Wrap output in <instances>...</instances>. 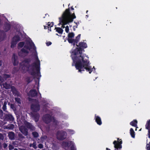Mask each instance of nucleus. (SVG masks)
Returning a JSON list of instances; mask_svg holds the SVG:
<instances>
[{
    "mask_svg": "<svg viewBox=\"0 0 150 150\" xmlns=\"http://www.w3.org/2000/svg\"><path fill=\"white\" fill-rule=\"evenodd\" d=\"M3 86L6 89H8L10 88L11 87V85L10 84H8L6 82L4 85Z\"/></svg>",
    "mask_w": 150,
    "mask_h": 150,
    "instance_id": "nucleus-30",
    "label": "nucleus"
},
{
    "mask_svg": "<svg viewBox=\"0 0 150 150\" xmlns=\"http://www.w3.org/2000/svg\"><path fill=\"white\" fill-rule=\"evenodd\" d=\"M24 124L26 128L28 129H29L30 131H35V127L32 123L26 121L25 122Z\"/></svg>",
    "mask_w": 150,
    "mask_h": 150,
    "instance_id": "nucleus-11",
    "label": "nucleus"
},
{
    "mask_svg": "<svg viewBox=\"0 0 150 150\" xmlns=\"http://www.w3.org/2000/svg\"><path fill=\"white\" fill-rule=\"evenodd\" d=\"M32 117L35 122H37L38 121L40 117V115L38 113L34 114L33 115Z\"/></svg>",
    "mask_w": 150,
    "mask_h": 150,
    "instance_id": "nucleus-20",
    "label": "nucleus"
},
{
    "mask_svg": "<svg viewBox=\"0 0 150 150\" xmlns=\"http://www.w3.org/2000/svg\"><path fill=\"white\" fill-rule=\"evenodd\" d=\"M52 43V42L50 41H49V42H46V44L47 46H49L51 45Z\"/></svg>",
    "mask_w": 150,
    "mask_h": 150,
    "instance_id": "nucleus-46",
    "label": "nucleus"
},
{
    "mask_svg": "<svg viewBox=\"0 0 150 150\" xmlns=\"http://www.w3.org/2000/svg\"><path fill=\"white\" fill-rule=\"evenodd\" d=\"M32 134L34 138H37L39 136L38 133L36 132H33L32 133Z\"/></svg>",
    "mask_w": 150,
    "mask_h": 150,
    "instance_id": "nucleus-34",
    "label": "nucleus"
},
{
    "mask_svg": "<svg viewBox=\"0 0 150 150\" xmlns=\"http://www.w3.org/2000/svg\"><path fill=\"white\" fill-rule=\"evenodd\" d=\"M7 144H4V148H6V147H7Z\"/></svg>",
    "mask_w": 150,
    "mask_h": 150,
    "instance_id": "nucleus-49",
    "label": "nucleus"
},
{
    "mask_svg": "<svg viewBox=\"0 0 150 150\" xmlns=\"http://www.w3.org/2000/svg\"><path fill=\"white\" fill-rule=\"evenodd\" d=\"M63 145L65 147H69L71 145V143L69 144V143L67 142H64L63 143Z\"/></svg>",
    "mask_w": 150,
    "mask_h": 150,
    "instance_id": "nucleus-32",
    "label": "nucleus"
},
{
    "mask_svg": "<svg viewBox=\"0 0 150 150\" xmlns=\"http://www.w3.org/2000/svg\"><path fill=\"white\" fill-rule=\"evenodd\" d=\"M47 14H45V15L46 16L47 15Z\"/></svg>",
    "mask_w": 150,
    "mask_h": 150,
    "instance_id": "nucleus-60",
    "label": "nucleus"
},
{
    "mask_svg": "<svg viewBox=\"0 0 150 150\" xmlns=\"http://www.w3.org/2000/svg\"><path fill=\"white\" fill-rule=\"evenodd\" d=\"M71 10H74V8L73 7V6H72L71 7Z\"/></svg>",
    "mask_w": 150,
    "mask_h": 150,
    "instance_id": "nucleus-51",
    "label": "nucleus"
},
{
    "mask_svg": "<svg viewBox=\"0 0 150 150\" xmlns=\"http://www.w3.org/2000/svg\"><path fill=\"white\" fill-rule=\"evenodd\" d=\"M32 147L35 149H36L37 148L35 142H34L32 144Z\"/></svg>",
    "mask_w": 150,
    "mask_h": 150,
    "instance_id": "nucleus-38",
    "label": "nucleus"
},
{
    "mask_svg": "<svg viewBox=\"0 0 150 150\" xmlns=\"http://www.w3.org/2000/svg\"><path fill=\"white\" fill-rule=\"evenodd\" d=\"M4 139V137L2 134L0 133V140H3Z\"/></svg>",
    "mask_w": 150,
    "mask_h": 150,
    "instance_id": "nucleus-43",
    "label": "nucleus"
},
{
    "mask_svg": "<svg viewBox=\"0 0 150 150\" xmlns=\"http://www.w3.org/2000/svg\"><path fill=\"white\" fill-rule=\"evenodd\" d=\"M49 28H51L54 25V23L53 22H52L51 23H50L49 22L48 23V24H47Z\"/></svg>",
    "mask_w": 150,
    "mask_h": 150,
    "instance_id": "nucleus-36",
    "label": "nucleus"
},
{
    "mask_svg": "<svg viewBox=\"0 0 150 150\" xmlns=\"http://www.w3.org/2000/svg\"><path fill=\"white\" fill-rule=\"evenodd\" d=\"M56 35H58V34H57V33H56Z\"/></svg>",
    "mask_w": 150,
    "mask_h": 150,
    "instance_id": "nucleus-57",
    "label": "nucleus"
},
{
    "mask_svg": "<svg viewBox=\"0 0 150 150\" xmlns=\"http://www.w3.org/2000/svg\"><path fill=\"white\" fill-rule=\"evenodd\" d=\"M65 32L67 33H69V27L68 25L66 26L65 27Z\"/></svg>",
    "mask_w": 150,
    "mask_h": 150,
    "instance_id": "nucleus-39",
    "label": "nucleus"
},
{
    "mask_svg": "<svg viewBox=\"0 0 150 150\" xmlns=\"http://www.w3.org/2000/svg\"><path fill=\"white\" fill-rule=\"evenodd\" d=\"M74 23L75 24H76V25H78V24H79V22H78V23H77V22H75V21H74Z\"/></svg>",
    "mask_w": 150,
    "mask_h": 150,
    "instance_id": "nucleus-50",
    "label": "nucleus"
},
{
    "mask_svg": "<svg viewBox=\"0 0 150 150\" xmlns=\"http://www.w3.org/2000/svg\"><path fill=\"white\" fill-rule=\"evenodd\" d=\"M15 100L16 102L18 104V105H19L20 104H21V100L20 98L17 97L15 98Z\"/></svg>",
    "mask_w": 150,
    "mask_h": 150,
    "instance_id": "nucleus-28",
    "label": "nucleus"
},
{
    "mask_svg": "<svg viewBox=\"0 0 150 150\" xmlns=\"http://www.w3.org/2000/svg\"><path fill=\"white\" fill-rule=\"evenodd\" d=\"M38 147L40 149H42L43 147V146L42 144H39L38 145Z\"/></svg>",
    "mask_w": 150,
    "mask_h": 150,
    "instance_id": "nucleus-41",
    "label": "nucleus"
},
{
    "mask_svg": "<svg viewBox=\"0 0 150 150\" xmlns=\"http://www.w3.org/2000/svg\"><path fill=\"white\" fill-rule=\"evenodd\" d=\"M55 29L56 30V31L60 34L63 33V30L62 28L60 27H55Z\"/></svg>",
    "mask_w": 150,
    "mask_h": 150,
    "instance_id": "nucleus-24",
    "label": "nucleus"
},
{
    "mask_svg": "<svg viewBox=\"0 0 150 150\" xmlns=\"http://www.w3.org/2000/svg\"><path fill=\"white\" fill-rule=\"evenodd\" d=\"M43 120L45 123H49L51 122L52 117L49 114H46L43 117Z\"/></svg>",
    "mask_w": 150,
    "mask_h": 150,
    "instance_id": "nucleus-12",
    "label": "nucleus"
},
{
    "mask_svg": "<svg viewBox=\"0 0 150 150\" xmlns=\"http://www.w3.org/2000/svg\"><path fill=\"white\" fill-rule=\"evenodd\" d=\"M8 148H9V150H11L13 149L14 147L12 145L10 144H9V145Z\"/></svg>",
    "mask_w": 150,
    "mask_h": 150,
    "instance_id": "nucleus-40",
    "label": "nucleus"
},
{
    "mask_svg": "<svg viewBox=\"0 0 150 150\" xmlns=\"http://www.w3.org/2000/svg\"><path fill=\"white\" fill-rule=\"evenodd\" d=\"M25 42H19L18 44V46L20 48H22L25 45Z\"/></svg>",
    "mask_w": 150,
    "mask_h": 150,
    "instance_id": "nucleus-33",
    "label": "nucleus"
},
{
    "mask_svg": "<svg viewBox=\"0 0 150 150\" xmlns=\"http://www.w3.org/2000/svg\"><path fill=\"white\" fill-rule=\"evenodd\" d=\"M6 37V34L5 32L2 30H0V42L4 40Z\"/></svg>",
    "mask_w": 150,
    "mask_h": 150,
    "instance_id": "nucleus-17",
    "label": "nucleus"
},
{
    "mask_svg": "<svg viewBox=\"0 0 150 150\" xmlns=\"http://www.w3.org/2000/svg\"><path fill=\"white\" fill-rule=\"evenodd\" d=\"M19 130L24 136H26L28 135V129L25 126H21L19 128Z\"/></svg>",
    "mask_w": 150,
    "mask_h": 150,
    "instance_id": "nucleus-13",
    "label": "nucleus"
},
{
    "mask_svg": "<svg viewBox=\"0 0 150 150\" xmlns=\"http://www.w3.org/2000/svg\"><path fill=\"white\" fill-rule=\"evenodd\" d=\"M36 56V59L37 61L33 62L31 64L30 63L31 59L30 58L24 59L20 64L22 72L25 73L26 71L31 75L33 76L34 78H37L38 80V82L36 80H35V84H38L37 89H39V80L41 75L40 72V62L37 55Z\"/></svg>",
    "mask_w": 150,
    "mask_h": 150,
    "instance_id": "nucleus-1",
    "label": "nucleus"
},
{
    "mask_svg": "<svg viewBox=\"0 0 150 150\" xmlns=\"http://www.w3.org/2000/svg\"><path fill=\"white\" fill-rule=\"evenodd\" d=\"M8 137L11 140H14L15 139V134L13 132H9L8 133Z\"/></svg>",
    "mask_w": 150,
    "mask_h": 150,
    "instance_id": "nucleus-18",
    "label": "nucleus"
},
{
    "mask_svg": "<svg viewBox=\"0 0 150 150\" xmlns=\"http://www.w3.org/2000/svg\"><path fill=\"white\" fill-rule=\"evenodd\" d=\"M78 25H76V26L74 25L73 27V30L74 31H75L76 30L75 28H76L78 27Z\"/></svg>",
    "mask_w": 150,
    "mask_h": 150,
    "instance_id": "nucleus-47",
    "label": "nucleus"
},
{
    "mask_svg": "<svg viewBox=\"0 0 150 150\" xmlns=\"http://www.w3.org/2000/svg\"><path fill=\"white\" fill-rule=\"evenodd\" d=\"M106 150H111L110 149H109L108 148H106Z\"/></svg>",
    "mask_w": 150,
    "mask_h": 150,
    "instance_id": "nucleus-52",
    "label": "nucleus"
},
{
    "mask_svg": "<svg viewBox=\"0 0 150 150\" xmlns=\"http://www.w3.org/2000/svg\"><path fill=\"white\" fill-rule=\"evenodd\" d=\"M87 56H80L79 57H72L73 63L72 66H75L76 69L78 70V72L82 73L86 69L87 72L91 74L93 71V69H95L94 67L93 68L89 65V61Z\"/></svg>",
    "mask_w": 150,
    "mask_h": 150,
    "instance_id": "nucleus-2",
    "label": "nucleus"
},
{
    "mask_svg": "<svg viewBox=\"0 0 150 150\" xmlns=\"http://www.w3.org/2000/svg\"><path fill=\"white\" fill-rule=\"evenodd\" d=\"M72 26V25H69V27L70 28H71Z\"/></svg>",
    "mask_w": 150,
    "mask_h": 150,
    "instance_id": "nucleus-56",
    "label": "nucleus"
},
{
    "mask_svg": "<svg viewBox=\"0 0 150 150\" xmlns=\"http://www.w3.org/2000/svg\"><path fill=\"white\" fill-rule=\"evenodd\" d=\"M77 43L76 44V45L77 46V47H76L72 52V54L71 55L72 58V57H79L80 56H82L81 55L82 53L83 50V51H84V49L87 47V45L86 42H80L78 45H77Z\"/></svg>",
    "mask_w": 150,
    "mask_h": 150,
    "instance_id": "nucleus-4",
    "label": "nucleus"
},
{
    "mask_svg": "<svg viewBox=\"0 0 150 150\" xmlns=\"http://www.w3.org/2000/svg\"><path fill=\"white\" fill-rule=\"evenodd\" d=\"M8 105L10 106L11 108L13 109V110L15 111L16 110V108L14 104H10V103H8Z\"/></svg>",
    "mask_w": 150,
    "mask_h": 150,
    "instance_id": "nucleus-29",
    "label": "nucleus"
},
{
    "mask_svg": "<svg viewBox=\"0 0 150 150\" xmlns=\"http://www.w3.org/2000/svg\"><path fill=\"white\" fill-rule=\"evenodd\" d=\"M42 150H47L44 149H43Z\"/></svg>",
    "mask_w": 150,
    "mask_h": 150,
    "instance_id": "nucleus-61",
    "label": "nucleus"
},
{
    "mask_svg": "<svg viewBox=\"0 0 150 150\" xmlns=\"http://www.w3.org/2000/svg\"><path fill=\"white\" fill-rule=\"evenodd\" d=\"M38 92L35 89H31L29 92V95L31 97H35L37 96Z\"/></svg>",
    "mask_w": 150,
    "mask_h": 150,
    "instance_id": "nucleus-15",
    "label": "nucleus"
},
{
    "mask_svg": "<svg viewBox=\"0 0 150 150\" xmlns=\"http://www.w3.org/2000/svg\"><path fill=\"white\" fill-rule=\"evenodd\" d=\"M137 121L136 120H133L130 123V125L134 127H136L135 130H137Z\"/></svg>",
    "mask_w": 150,
    "mask_h": 150,
    "instance_id": "nucleus-22",
    "label": "nucleus"
},
{
    "mask_svg": "<svg viewBox=\"0 0 150 150\" xmlns=\"http://www.w3.org/2000/svg\"><path fill=\"white\" fill-rule=\"evenodd\" d=\"M20 132L18 133V139L20 141H22L25 138L24 136Z\"/></svg>",
    "mask_w": 150,
    "mask_h": 150,
    "instance_id": "nucleus-21",
    "label": "nucleus"
},
{
    "mask_svg": "<svg viewBox=\"0 0 150 150\" xmlns=\"http://www.w3.org/2000/svg\"><path fill=\"white\" fill-rule=\"evenodd\" d=\"M11 61L14 66H17L18 65V57L15 54H13L12 57Z\"/></svg>",
    "mask_w": 150,
    "mask_h": 150,
    "instance_id": "nucleus-14",
    "label": "nucleus"
},
{
    "mask_svg": "<svg viewBox=\"0 0 150 150\" xmlns=\"http://www.w3.org/2000/svg\"><path fill=\"white\" fill-rule=\"evenodd\" d=\"M31 78L30 77H27L26 78V81L28 83H29L31 82L32 80H31Z\"/></svg>",
    "mask_w": 150,
    "mask_h": 150,
    "instance_id": "nucleus-37",
    "label": "nucleus"
},
{
    "mask_svg": "<svg viewBox=\"0 0 150 150\" xmlns=\"http://www.w3.org/2000/svg\"><path fill=\"white\" fill-rule=\"evenodd\" d=\"M67 136V132L63 130L58 131L56 134L57 138L59 140H63L65 139L66 138Z\"/></svg>",
    "mask_w": 150,
    "mask_h": 150,
    "instance_id": "nucleus-7",
    "label": "nucleus"
},
{
    "mask_svg": "<svg viewBox=\"0 0 150 150\" xmlns=\"http://www.w3.org/2000/svg\"><path fill=\"white\" fill-rule=\"evenodd\" d=\"M4 81V78L0 76V83H3Z\"/></svg>",
    "mask_w": 150,
    "mask_h": 150,
    "instance_id": "nucleus-42",
    "label": "nucleus"
},
{
    "mask_svg": "<svg viewBox=\"0 0 150 150\" xmlns=\"http://www.w3.org/2000/svg\"><path fill=\"white\" fill-rule=\"evenodd\" d=\"M70 143L71 145L70 150H76V148L74 146V144L73 142L70 141Z\"/></svg>",
    "mask_w": 150,
    "mask_h": 150,
    "instance_id": "nucleus-27",
    "label": "nucleus"
},
{
    "mask_svg": "<svg viewBox=\"0 0 150 150\" xmlns=\"http://www.w3.org/2000/svg\"><path fill=\"white\" fill-rule=\"evenodd\" d=\"M86 17H88V15H86Z\"/></svg>",
    "mask_w": 150,
    "mask_h": 150,
    "instance_id": "nucleus-58",
    "label": "nucleus"
},
{
    "mask_svg": "<svg viewBox=\"0 0 150 150\" xmlns=\"http://www.w3.org/2000/svg\"><path fill=\"white\" fill-rule=\"evenodd\" d=\"M88 11H86V13H87L88 12Z\"/></svg>",
    "mask_w": 150,
    "mask_h": 150,
    "instance_id": "nucleus-59",
    "label": "nucleus"
},
{
    "mask_svg": "<svg viewBox=\"0 0 150 150\" xmlns=\"http://www.w3.org/2000/svg\"><path fill=\"white\" fill-rule=\"evenodd\" d=\"M51 28H49V30H50V31H51Z\"/></svg>",
    "mask_w": 150,
    "mask_h": 150,
    "instance_id": "nucleus-55",
    "label": "nucleus"
},
{
    "mask_svg": "<svg viewBox=\"0 0 150 150\" xmlns=\"http://www.w3.org/2000/svg\"><path fill=\"white\" fill-rule=\"evenodd\" d=\"M44 29H48V30H49V27L48 26V25H47V26H45V25H44Z\"/></svg>",
    "mask_w": 150,
    "mask_h": 150,
    "instance_id": "nucleus-48",
    "label": "nucleus"
},
{
    "mask_svg": "<svg viewBox=\"0 0 150 150\" xmlns=\"http://www.w3.org/2000/svg\"><path fill=\"white\" fill-rule=\"evenodd\" d=\"M74 13L72 14L70 13L69 8L66 9L62 15L61 17H59V25H62L61 28H65L64 25L69 24V23H71L73 21V19L76 18Z\"/></svg>",
    "mask_w": 150,
    "mask_h": 150,
    "instance_id": "nucleus-3",
    "label": "nucleus"
},
{
    "mask_svg": "<svg viewBox=\"0 0 150 150\" xmlns=\"http://www.w3.org/2000/svg\"><path fill=\"white\" fill-rule=\"evenodd\" d=\"M130 134L132 137L133 138H134L135 136V132L132 128H131L130 130Z\"/></svg>",
    "mask_w": 150,
    "mask_h": 150,
    "instance_id": "nucleus-26",
    "label": "nucleus"
},
{
    "mask_svg": "<svg viewBox=\"0 0 150 150\" xmlns=\"http://www.w3.org/2000/svg\"><path fill=\"white\" fill-rule=\"evenodd\" d=\"M65 37V36H63V37Z\"/></svg>",
    "mask_w": 150,
    "mask_h": 150,
    "instance_id": "nucleus-62",
    "label": "nucleus"
},
{
    "mask_svg": "<svg viewBox=\"0 0 150 150\" xmlns=\"http://www.w3.org/2000/svg\"><path fill=\"white\" fill-rule=\"evenodd\" d=\"M7 102L6 101H5L4 102L3 106L2 107V109L4 112H8V111L7 110Z\"/></svg>",
    "mask_w": 150,
    "mask_h": 150,
    "instance_id": "nucleus-25",
    "label": "nucleus"
},
{
    "mask_svg": "<svg viewBox=\"0 0 150 150\" xmlns=\"http://www.w3.org/2000/svg\"><path fill=\"white\" fill-rule=\"evenodd\" d=\"M32 47L34 50L36 49L35 45L33 42L31 43L29 42L28 44L26 43L24 45V47L21 50V51L23 53H25L27 54L29 53V52L27 50H30Z\"/></svg>",
    "mask_w": 150,
    "mask_h": 150,
    "instance_id": "nucleus-6",
    "label": "nucleus"
},
{
    "mask_svg": "<svg viewBox=\"0 0 150 150\" xmlns=\"http://www.w3.org/2000/svg\"><path fill=\"white\" fill-rule=\"evenodd\" d=\"M21 40V38L19 35H16L13 37L11 42V47L13 48L15 47L18 42Z\"/></svg>",
    "mask_w": 150,
    "mask_h": 150,
    "instance_id": "nucleus-8",
    "label": "nucleus"
},
{
    "mask_svg": "<svg viewBox=\"0 0 150 150\" xmlns=\"http://www.w3.org/2000/svg\"><path fill=\"white\" fill-rule=\"evenodd\" d=\"M14 150H18V149L17 148H15L14 149Z\"/></svg>",
    "mask_w": 150,
    "mask_h": 150,
    "instance_id": "nucleus-54",
    "label": "nucleus"
},
{
    "mask_svg": "<svg viewBox=\"0 0 150 150\" xmlns=\"http://www.w3.org/2000/svg\"><path fill=\"white\" fill-rule=\"evenodd\" d=\"M39 93V94H40V98H41V93Z\"/></svg>",
    "mask_w": 150,
    "mask_h": 150,
    "instance_id": "nucleus-53",
    "label": "nucleus"
},
{
    "mask_svg": "<svg viewBox=\"0 0 150 150\" xmlns=\"http://www.w3.org/2000/svg\"><path fill=\"white\" fill-rule=\"evenodd\" d=\"M6 121H9L13 122L14 120V117L11 113L5 114L4 116H3V119Z\"/></svg>",
    "mask_w": 150,
    "mask_h": 150,
    "instance_id": "nucleus-9",
    "label": "nucleus"
},
{
    "mask_svg": "<svg viewBox=\"0 0 150 150\" xmlns=\"http://www.w3.org/2000/svg\"><path fill=\"white\" fill-rule=\"evenodd\" d=\"M94 119L95 120V122L98 125H102V121L101 118L98 115H97L96 114H95Z\"/></svg>",
    "mask_w": 150,
    "mask_h": 150,
    "instance_id": "nucleus-16",
    "label": "nucleus"
},
{
    "mask_svg": "<svg viewBox=\"0 0 150 150\" xmlns=\"http://www.w3.org/2000/svg\"><path fill=\"white\" fill-rule=\"evenodd\" d=\"M74 35L75 34L74 33H69L68 35V38L67 39L68 42L69 43L72 44L74 46L79 41L81 34H79L76 37L75 39L72 38L74 37Z\"/></svg>",
    "mask_w": 150,
    "mask_h": 150,
    "instance_id": "nucleus-5",
    "label": "nucleus"
},
{
    "mask_svg": "<svg viewBox=\"0 0 150 150\" xmlns=\"http://www.w3.org/2000/svg\"><path fill=\"white\" fill-rule=\"evenodd\" d=\"M4 112L2 110L0 109V118L3 119V118Z\"/></svg>",
    "mask_w": 150,
    "mask_h": 150,
    "instance_id": "nucleus-35",
    "label": "nucleus"
},
{
    "mask_svg": "<svg viewBox=\"0 0 150 150\" xmlns=\"http://www.w3.org/2000/svg\"><path fill=\"white\" fill-rule=\"evenodd\" d=\"M30 107L31 110L33 112H37L40 109V106L38 102L32 104Z\"/></svg>",
    "mask_w": 150,
    "mask_h": 150,
    "instance_id": "nucleus-10",
    "label": "nucleus"
},
{
    "mask_svg": "<svg viewBox=\"0 0 150 150\" xmlns=\"http://www.w3.org/2000/svg\"><path fill=\"white\" fill-rule=\"evenodd\" d=\"M11 28V25L9 23H6L4 24V29L6 32H7L10 30Z\"/></svg>",
    "mask_w": 150,
    "mask_h": 150,
    "instance_id": "nucleus-19",
    "label": "nucleus"
},
{
    "mask_svg": "<svg viewBox=\"0 0 150 150\" xmlns=\"http://www.w3.org/2000/svg\"><path fill=\"white\" fill-rule=\"evenodd\" d=\"M11 91L12 92L13 94H16L18 93V91L15 88L14 86H12L11 87Z\"/></svg>",
    "mask_w": 150,
    "mask_h": 150,
    "instance_id": "nucleus-31",
    "label": "nucleus"
},
{
    "mask_svg": "<svg viewBox=\"0 0 150 150\" xmlns=\"http://www.w3.org/2000/svg\"><path fill=\"white\" fill-rule=\"evenodd\" d=\"M52 122L53 123H55L56 124L57 123V121L56 120L55 118L54 117H52Z\"/></svg>",
    "mask_w": 150,
    "mask_h": 150,
    "instance_id": "nucleus-44",
    "label": "nucleus"
},
{
    "mask_svg": "<svg viewBox=\"0 0 150 150\" xmlns=\"http://www.w3.org/2000/svg\"><path fill=\"white\" fill-rule=\"evenodd\" d=\"M4 77L6 79L10 77V75L8 74H5L4 75Z\"/></svg>",
    "mask_w": 150,
    "mask_h": 150,
    "instance_id": "nucleus-45",
    "label": "nucleus"
},
{
    "mask_svg": "<svg viewBox=\"0 0 150 150\" xmlns=\"http://www.w3.org/2000/svg\"><path fill=\"white\" fill-rule=\"evenodd\" d=\"M14 128V125L12 124H9L5 126V128L9 130H13Z\"/></svg>",
    "mask_w": 150,
    "mask_h": 150,
    "instance_id": "nucleus-23",
    "label": "nucleus"
}]
</instances>
